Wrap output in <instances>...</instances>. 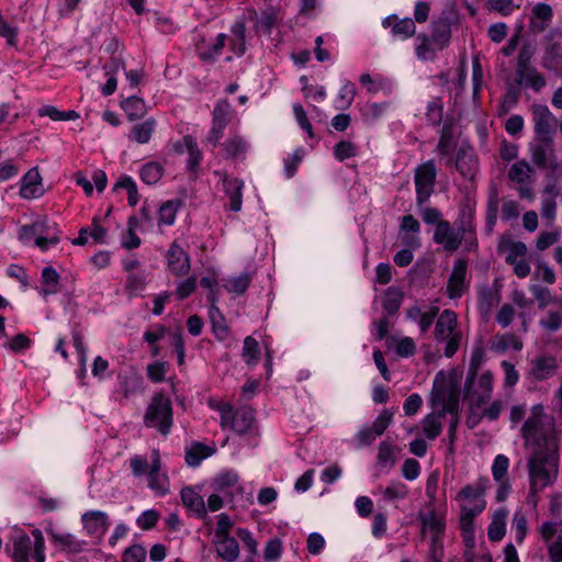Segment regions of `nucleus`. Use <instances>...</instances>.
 <instances>
[{"instance_id":"obj_37","label":"nucleus","mask_w":562,"mask_h":562,"mask_svg":"<svg viewBox=\"0 0 562 562\" xmlns=\"http://www.w3.org/2000/svg\"><path fill=\"white\" fill-rule=\"evenodd\" d=\"M42 293L47 294H54L58 292V284H59V274L58 272L52 268V267H45L42 271Z\"/></svg>"},{"instance_id":"obj_17","label":"nucleus","mask_w":562,"mask_h":562,"mask_svg":"<svg viewBox=\"0 0 562 562\" xmlns=\"http://www.w3.org/2000/svg\"><path fill=\"white\" fill-rule=\"evenodd\" d=\"M42 178L38 169H30L22 179L20 195L24 199H35L43 195Z\"/></svg>"},{"instance_id":"obj_21","label":"nucleus","mask_w":562,"mask_h":562,"mask_svg":"<svg viewBox=\"0 0 562 562\" xmlns=\"http://www.w3.org/2000/svg\"><path fill=\"white\" fill-rule=\"evenodd\" d=\"M49 535L58 549L68 553H80L83 551L87 544L86 541L79 540L70 533L60 535L54 531H49Z\"/></svg>"},{"instance_id":"obj_58","label":"nucleus","mask_w":562,"mask_h":562,"mask_svg":"<svg viewBox=\"0 0 562 562\" xmlns=\"http://www.w3.org/2000/svg\"><path fill=\"white\" fill-rule=\"evenodd\" d=\"M540 325L549 331H557L562 326V307L550 311L547 318L540 321Z\"/></svg>"},{"instance_id":"obj_14","label":"nucleus","mask_w":562,"mask_h":562,"mask_svg":"<svg viewBox=\"0 0 562 562\" xmlns=\"http://www.w3.org/2000/svg\"><path fill=\"white\" fill-rule=\"evenodd\" d=\"M530 158L535 166L540 169H546L549 162L554 157L553 139L539 138L537 142L530 144Z\"/></svg>"},{"instance_id":"obj_30","label":"nucleus","mask_w":562,"mask_h":562,"mask_svg":"<svg viewBox=\"0 0 562 562\" xmlns=\"http://www.w3.org/2000/svg\"><path fill=\"white\" fill-rule=\"evenodd\" d=\"M214 449L202 443L194 442L191 448H189L186 452V462L190 467H196L201 463L202 460L214 453Z\"/></svg>"},{"instance_id":"obj_53","label":"nucleus","mask_w":562,"mask_h":562,"mask_svg":"<svg viewBox=\"0 0 562 562\" xmlns=\"http://www.w3.org/2000/svg\"><path fill=\"white\" fill-rule=\"evenodd\" d=\"M376 459L381 467H392L395 463L394 450L389 441L380 443Z\"/></svg>"},{"instance_id":"obj_60","label":"nucleus","mask_w":562,"mask_h":562,"mask_svg":"<svg viewBox=\"0 0 562 562\" xmlns=\"http://www.w3.org/2000/svg\"><path fill=\"white\" fill-rule=\"evenodd\" d=\"M513 526L515 529V538L517 542H522L527 535V518L524 513L516 512L514 514Z\"/></svg>"},{"instance_id":"obj_41","label":"nucleus","mask_w":562,"mask_h":562,"mask_svg":"<svg viewBox=\"0 0 562 562\" xmlns=\"http://www.w3.org/2000/svg\"><path fill=\"white\" fill-rule=\"evenodd\" d=\"M164 168L158 162H148L140 170V178L147 184L157 183L162 177Z\"/></svg>"},{"instance_id":"obj_61","label":"nucleus","mask_w":562,"mask_h":562,"mask_svg":"<svg viewBox=\"0 0 562 562\" xmlns=\"http://www.w3.org/2000/svg\"><path fill=\"white\" fill-rule=\"evenodd\" d=\"M420 519L423 529H429L435 533H440L445 528L443 521L435 513L420 515Z\"/></svg>"},{"instance_id":"obj_13","label":"nucleus","mask_w":562,"mask_h":562,"mask_svg":"<svg viewBox=\"0 0 562 562\" xmlns=\"http://www.w3.org/2000/svg\"><path fill=\"white\" fill-rule=\"evenodd\" d=\"M167 265L169 271L177 277L186 276L190 271V258L177 241L167 251Z\"/></svg>"},{"instance_id":"obj_23","label":"nucleus","mask_w":562,"mask_h":562,"mask_svg":"<svg viewBox=\"0 0 562 562\" xmlns=\"http://www.w3.org/2000/svg\"><path fill=\"white\" fill-rule=\"evenodd\" d=\"M451 37L450 22L448 19H438L434 22L431 42L437 49L441 50L448 46Z\"/></svg>"},{"instance_id":"obj_55","label":"nucleus","mask_w":562,"mask_h":562,"mask_svg":"<svg viewBox=\"0 0 562 562\" xmlns=\"http://www.w3.org/2000/svg\"><path fill=\"white\" fill-rule=\"evenodd\" d=\"M524 83L539 92L546 86V79L536 68H532L525 72Z\"/></svg>"},{"instance_id":"obj_9","label":"nucleus","mask_w":562,"mask_h":562,"mask_svg":"<svg viewBox=\"0 0 562 562\" xmlns=\"http://www.w3.org/2000/svg\"><path fill=\"white\" fill-rule=\"evenodd\" d=\"M459 398L460 390L453 382L440 387L436 386L434 402L441 404L440 416H446V414L459 415Z\"/></svg>"},{"instance_id":"obj_18","label":"nucleus","mask_w":562,"mask_h":562,"mask_svg":"<svg viewBox=\"0 0 562 562\" xmlns=\"http://www.w3.org/2000/svg\"><path fill=\"white\" fill-rule=\"evenodd\" d=\"M224 158L243 161L249 148L247 140L238 135H232L223 143Z\"/></svg>"},{"instance_id":"obj_54","label":"nucleus","mask_w":562,"mask_h":562,"mask_svg":"<svg viewBox=\"0 0 562 562\" xmlns=\"http://www.w3.org/2000/svg\"><path fill=\"white\" fill-rule=\"evenodd\" d=\"M509 467V460L504 454H497L492 465L493 477L496 482L505 480Z\"/></svg>"},{"instance_id":"obj_56","label":"nucleus","mask_w":562,"mask_h":562,"mask_svg":"<svg viewBox=\"0 0 562 562\" xmlns=\"http://www.w3.org/2000/svg\"><path fill=\"white\" fill-rule=\"evenodd\" d=\"M356 145L349 140H341L338 144H336L334 148L335 157L340 161H344L348 158L356 156Z\"/></svg>"},{"instance_id":"obj_48","label":"nucleus","mask_w":562,"mask_h":562,"mask_svg":"<svg viewBox=\"0 0 562 562\" xmlns=\"http://www.w3.org/2000/svg\"><path fill=\"white\" fill-rule=\"evenodd\" d=\"M226 44V35L225 34H218L216 37L215 43L209 47L207 49L200 50V57L201 59L205 61H214L215 58L221 54L222 49L225 47Z\"/></svg>"},{"instance_id":"obj_62","label":"nucleus","mask_w":562,"mask_h":562,"mask_svg":"<svg viewBox=\"0 0 562 562\" xmlns=\"http://www.w3.org/2000/svg\"><path fill=\"white\" fill-rule=\"evenodd\" d=\"M149 487L159 494H166L168 491V479L159 472H148Z\"/></svg>"},{"instance_id":"obj_47","label":"nucleus","mask_w":562,"mask_h":562,"mask_svg":"<svg viewBox=\"0 0 562 562\" xmlns=\"http://www.w3.org/2000/svg\"><path fill=\"white\" fill-rule=\"evenodd\" d=\"M415 22L409 18L398 20L392 25V34L394 36H401L403 38L411 37L412 35L415 34Z\"/></svg>"},{"instance_id":"obj_24","label":"nucleus","mask_w":562,"mask_h":562,"mask_svg":"<svg viewBox=\"0 0 562 562\" xmlns=\"http://www.w3.org/2000/svg\"><path fill=\"white\" fill-rule=\"evenodd\" d=\"M533 55L535 47L530 43H526L521 46L517 57V70L515 77L517 85H522L525 80V72L533 68L530 66Z\"/></svg>"},{"instance_id":"obj_32","label":"nucleus","mask_w":562,"mask_h":562,"mask_svg":"<svg viewBox=\"0 0 562 562\" xmlns=\"http://www.w3.org/2000/svg\"><path fill=\"white\" fill-rule=\"evenodd\" d=\"M404 293L402 290L395 286H390L385 291V297L383 302V308L389 315L397 313L402 305Z\"/></svg>"},{"instance_id":"obj_1","label":"nucleus","mask_w":562,"mask_h":562,"mask_svg":"<svg viewBox=\"0 0 562 562\" xmlns=\"http://www.w3.org/2000/svg\"><path fill=\"white\" fill-rule=\"evenodd\" d=\"M546 418L543 407L536 405L521 427L525 447L531 450V453L558 451V437L549 426H546Z\"/></svg>"},{"instance_id":"obj_27","label":"nucleus","mask_w":562,"mask_h":562,"mask_svg":"<svg viewBox=\"0 0 562 562\" xmlns=\"http://www.w3.org/2000/svg\"><path fill=\"white\" fill-rule=\"evenodd\" d=\"M475 159L470 149L460 147L456 157V168L463 178H472L475 167Z\"/></svg>"},{"instance_id":"obj_51","label":"nucleus","mask_w":562,"mask_h":562,"mask_svg":"<svg viewBox=\"0 0 562 562\" xmlns=\"http://www.w3.org/2000/svg\"><path fill=\"white\" fill-rule=\"evenodd\" d=\"M251 282L249 273H241L238 277L232 278L227 281V290L236 294H244Z\"/></svg>"},{"instance_id":"obj_59","label":"nucleus","mask_w":562,"mask_h":562,"mask_svg":"<svg viewBox=\"0 0 562 562\" xmlns=\"http://www.w3.org/2000/svg\"><path fill=\"white\" fill-rule=\"evenodd\" d=\"M238 482V475L234 472H225L214 479L213 486L216 491L233 487Z\"/></svg>"},{"instance_id":"obj_40","label":"nucleus","mask_w":562,"mask_h":562,"mask_svg":"<svg viewBox=\"0 0 562 562\" xmlns=\"http://www.w3.org/2000/svg\"><path fill=\"white\" fill-rule=\"evenodd\" d=\"M418 44L416 46V55L423 60L434 59L436 56V46L432 47L431 40L426 34H418L416 37Z\"/></svg>"},{"instance_id":"obj_6","label":"nucleus","mask_w":562,"mask_h":562,"mask_svg":"<svg viewBox=\"0 0 562 562\" xmlns=\"http://www.w3.org/2000/svg\"><path fill=\"white\" fill-rule=\"evenodd\" d=\"M437 179V168L432 159L420 164L414 173V183L416 190V203L424 205L435 191Z\"/></svg>"},{"instance_id":"obj_7","label":"nucleus","mask_w":562,"mask_h":562,"mask_svg":"<svg viewBox=\"0 0 562 562\" xmlns=\"http://www.w3.org/2000/svg\"><path fill=\"white\" fill-rule=\"evenodd\" d=\"M218 409L222 427H228L237 434H245L251 428L255 420V412L250 407L243 406L233 412L232 406L228 404H221Z\"/></svg>"},{"instance_id":"obj_63","label":"nucleus","mask_w":562,"mask_h":562,"mask_svg":"<svg viewBox=\"0 0 562 562\" xmlns=\"http://www.w3.org/2000/svg\"><path fill=\"white\" fill-rule=\"evenodd\" d=\"M393 414L387 409L383 411L370 427L376 436H381L392 422Z\"/></svg>"},{"instance_id":"obj_12","label":"nucleus","mask_w":562,"mask_h":562,"mask_svg":"<svg viewBox=\"0 0 562 562\" xmlns=\"http://www.w3.org/2000/svg\"><path fill=\"white\" fill-rule=\"evenodd\" d=\"M497 251L505 255V262L507 265H512L525 258L528 249L525 243L515 240L510 235L504 234L499 237Z\"/></svg>"},{"instance_id":"obj_31","label":"nucleus","mask_w":562,"mask_h":562,"mask_svg":"<svg viewBox=\"0 0 562 562\" xmlns=\"http://www.w3.org/2000/svg\"><path fill=\"white\" fill-rule=\"evenodd\" d=\"M181 205V200H169L164 202L159 207L158 225H172Z\"/></svg>"},{"instance_id":"obj_2","label":"nucleus","mask_w":562,"mask_h":562,"mask_svg":"<svg viewBox=\"0 0 562 562\" xmlns=\"http://www.w3.org/2000/svg\"><path fill=\"white\" fill-rule=\"evenodd\" d=\"M530 493L537 494L552 484L558 474V451L531 453L528 460Z\"/></svg>"},{"instance_id":"obj_26","label":"nucleus","mask_w":562,"mask_h":562,"mask_svg":"<svg viewBox=\"0 0 562 562\" xmlns=\"http://www.w3.org/2000/svg\"><path fill=\"white\" fill-rule=\"evenodd\" d=\"M216 552L227 562H235L239 555V546L232 537L217 538Z\"/></svg>"},{"instance_id":"obj_49","label":"nucleus","mask_w":562,"mask_h":562,"mask_svg":"<svg viewBox=\"0 0 562 562\" xmlns=\"http://www.w3.org/2000/svg\"><path fill=\"white\" fill-rule=\"evenodd\" d=\"M544 191L547 193H551L552 195L549 198H544L542 200L541 215H542V217H544L549 221H553L555 218V213H557V201H555L557 192H553L552 187H547Z\"/></svg>"},{"instance_id":"obj_28","label":"nucleus","mask_w":562,"mask_h":562,"mask_svg":"<svg viewBox=\"0 0 562 562\" xmlns=\"http://www.w3.org/2000/svg\"><path fill=\"white\" fill-rule=\"evenodd\" d=\"M498 204H499L498 191L495 187H493L488 191V198H487V203H486L485 228L488 234H492L494 226L496 224L497 214H498Z\"/></svg>"},{"instance_id":"obj_3","label":"nucleus","mask_w":562,"mask_h":562,"mask_svg":"<svg viewBox=\"0 0 562 562\" xmlns=\"http://www.w3.org/2000/svg\"><path fill=\"white\" fill-rule=\"evenodd\" d=\"M485 493V482L480 480L476 485H465L458 494V498L464 504L460 506V527L464 532H472L474 528V518L485 508L483 495Z\"/></svg>"},{"instance_id":"obj_38","label":"nucleus","mask_w":562,"mask_h":562,"mask_svg":"<svg viewBox=\"0 0 562 562\" xmlns=\"http://www.w3.org/2000/svg\"><path fill=\"white\" fill-rule=\"evenodd\" d=\"M155 124V120L149 119L140 124L134 125L132 128V138L139 144L148 143L154 132Z\"/></svg>"},{"instance_id":"obj_4","label":"nucleus","mask_w":562,"mask_h":562,"mask_svg":"<svg viewBox=\"0 0 562 562\" xmlns=\"http://www.w3.org/2000/svg\"><path fill=\"white\" fill-rule=\"evenodd\" d=\"M172 406L162 393H156L146 409L144 423L147 427H157L162 435H167L172 426Z\"/></svg>"},{"instance_id":"obj_20","label":"nucleus","mask_w":562,"mask_h":562,"mask_svg":"<svg viewBox=\"0 0 562 562\" xmlns=\"http://www.w3.org/2000/svg\"><path fill=\"white\" fill-rule=\"evenodd\" d=\"M82 522L91 536H102L108 528V516L103 512H88L82 515Z\"/></svg>"},{"instance_id":"obj_22","label":"nucleus","mask_w":562,"mask_h":562,"mask_svg":"<svg viewBox=\"0 0 562 562\" xmlns=\"http://www.w3.org/2000/svg\"><path fill=\"white\" fill-rule=\"evenodd\" d=\"M183 505L193 512L199 518H205L207 515L203 497L192 487H184L181 491Z\"/></svg>"},{"instance_id":"obj_15","label":"nucleus","mask_w":562,"mask_h":562,"mask_svg":"<svg viewBox=\"0 0 562 562\" xmlns=\"http://www.w3.org/2000/svg\"><path fill=\"white\" fill-rule=\"evenodd\" d=\"M467 269L468 261L465 259L460 258L454 262L447 284V293L450 299L460 297L462 295L465 283Z\"/></svg>"},{"instance_id":"obj_16","label":"nucleus","mask_w":562,"mask_h":562,"mask_svg":"<svg viewBox=\"0 0 562 562\" xmlns=\"http://www.w3.org/2000/svg\"><path fill=\"white\" fill-rule=\"evenodd\" d=\"M457 314L451 310H445L439 315L435 325V339L437 341H446L449 336L458 333L457 329Z\"/></svg>"},{"instance_id":"obj_10","label":"nucleus","mask_w":562,"mask_h":562,"mask_svg":"<svg viewBox=\"0 0 562 562\" xmlns=\"http://www.w3.org/2000/svg\"><path fill=\"white\" fill-rule=\"evenodd\" d=\"M215 176L220 177L226 196L229 199V210L238 212L243 203V180L229 176L226 171H215Z\"/></svg>"},{"instance_id":"obj_43","label":"nucleus","mask_w":562,"mask_h":562,"mask_svg":"<svg viewBox=\"0 0 562 562\" xmlns=\"http://www.w3.org/2000/svg\"><path fill=\"white\" fill-rule=\"evenodd\" d=\"M142 376L137 374H128L121 378L120 382V391L123 396L126 398L130 395L139 391L142 386Z\"/></svg>"},{"instance_id":"obj_36","label":"nucleus","mask_w":562,"mask_h":562,"mask_svg":"<svg viewBox=\"0 0 562 562\" xmlns=\"http://www.w3.org/2000/svg\"><path fill=\"white\" fill-rule=\"evenodd\" d=\"M40 116H48L53 121H74L79 117V113L75 110L59 111L53 105H44L38 109Z\"/></svg>"},{"instance_id":"obj_45","label":"nucleus","mask_w":562,"mask_h":562,"mask_svg":"<svg viewBox=\"0 0 562 562\" xmlns=\"http://www.w3.org/2000/svg\"><path fill=\"white\" fill-rule=\"evenodd\" d=\"M259 345L258 341L251 336H247L244 339L243 358L247 364H255L259 357Z\"/></svg>"},{"instance_id":"obj_44","label":"nucleus","mask_w":562,"mask_h":562,"mask_svg":"<svg viewBox=\"0 0 562 562\" xmlns=\"http://www.w3.org/2000/svg\"><path fill=\"white\" fill-rule=\"evenodd\" d=\"M464 386H465L464 398L469 402V408L481 411V406L490 401L491 395L487 394L486 392L483 393L480 390H471L472 386H470V387L467 385H464Z\"/></svg>"},{"instance_id":"obj_52","label":"nucleus","mask_w":562,"mask_h":562,"mask_svg":"<svg viewBox=\"0 0 562 562\" xmlns=\"http://www.w3.org/2000/svg\"><path fill=\"white\" fill-rule=\"evenodd\" d=\"M408 490L405 484L400 481H393L383 491V496L387 501L403 499L407 496Z\"/></svg>"},{"instance_id":"obj_39","label":"nucleus","mask_w":562,"mask_h":562,"mask_svg":"<svg viewBox=\"0 0 562 562\" xmlns=\"http://www.w3.org/2000/svg\"><path fill=\"white\" fill-rule=\"evenodd\" d=\"M183 144L189 154L188 168L195 171L202 160V153L200 151L195 139L187 135L183 137Z\"/></svg>"},{"instance_id":"obj_35","label":"nucleus","mask_w":562,"mask_h":562,"mask_svg":"<svg viewBox=\"0 0 562 562\" xmlns=\"http://www.w3.org/2000/svg\"><path fill=\"white\" fill-rule=\"evenodd\" d=\"M445 416H440L438 412L437 414H428L423 419V432L429 440H434L440 435L442 429L441 418Z\"/></svg>"},{"instance_id":"obj_34","label":"nucleus","mask_w":562,"mask_h":562,"mask_svg":"<svg viewBox=\"0 0 562 562\" xmlns=\"http://www.w3.org/2000/svg\"><path fill=\"white\" fill-rule=\"evenodd\" d=\"M32 541L27 535H21L13 540L12 558L15 562H29Z\"/></svg>"},{"instance_id":"obj_57","label":"nucleus","mask_w":562,"mask_h":562,"mask_svg":"<svg viewBox=\"0 0 562 562\" xmlns=\"http://www.w3.org/2000/svg\"><path fill=\"white\" fill-rule=\"evenodd\" d=\"M145 558V548L140 544H133L124 550L122 562H144Z\"/></svg>"},{"instance_id":"obj_42","label":"nucleus","mask_w":562,"mask_h":562,"mask_svg":"<svg viewBox=\"0 0 562 562\" xmlns=\"http://www.w3.org/2000/svg\"><path fill=\"white\" fill-rule=\"evenodd\" d=\"M531 172L532 168L530 165L526 160H520L510 167L508 177L514 182L524 183L529 179Z\"/></svg>"},{"instance_id":"obj_5","label":"nucleus","mask_w":562,"mask_h":562,"mask_svg":"<svg viewBox=\"0 0 562 562\" xmlns=\"http://www.w3.org/2000/svg\"><path fill=\"white\" fill-rule=\"evenodd\" d=\"M468 233H474V226L471 222L462 223L456 229L448 221H441L438 223V227L435 228L432 239L436 244L441 245L446 251L453 252L461 246Z\"/></svg>"},{"instance_id":"obj_46","label":"nucleus","mask_w":562,"mask_h":562,"mask_svg":"<svg viewBox=\"0 0 562 562\" xmlns=\"http://www.w3.org/2000/svg\"><path fill=\"white\" fill-rule=\"evenodd\" d=\"M127 231L123 238L122 246L126 249H135L140 245V238L136 235L137 218L132 216L127 222Z\"/></svg>"},{"instance_id":"obj_50","label":"nucleus","mask_w":562,"mask_h":562,"mask_svg":"<svg viewBox=\"0 0 562 562\" xmlns=\"http://www.w3.org/2000/svg\"><path fill=\"white\" fill-rule=\"evenodd\" d=\"M453 138V131L450 125H443L440 132L439 142L437 144V151L441 156L449 155Z\"/></svg>"},{"instance_id":"obj_19","label":"nucleus","mask_w":562,"mask_h":562,"mask_svg":"<svg viewBox=\"0 0 562 562\" xmlns=\"http://www.w3.org/2000/svg\"><path fill=\"white\" fill-rule=\"evenodd\" d=\"M207 300L211 303L209 314L212 323L213 333L220 340H225L228 337V327L225 323L223 314L221 313L220 308L215 305V302L217 300L216 294L212 291L211 293H209Z\"/></svg>"},{"instance_id":"obj_64","label":"nucleus","mask_w":562,"mask_h":562,"mask_svg":"<svg viewBox=\"0 0 562 562\" xmlns=\"http://www.w3.org/2000/svg\"><path fill=\"white\" fill-rule=\"evenodd\" d=\"M356 95V87L353 83L347 82L340 90L338 95L339 109L348 108Z\"/></svg>"},{"instance_id":"obj_29","label":"nucleus","mask_w":562,"mask_h":562,"mask_svg":"<svg viewBox=\"0 0 562 562\" xmlns=\"http://www.w3.org/2000/svg\"><path fill=\"white\" fill-rule=\"evenodd\" d=\"M507 510L498 509L494 513L492 522L487 528V536L492 541H499L505 536Z\"/></svg>"},{"instance_id":"obj_11","label":"nucleus","mask_w":562,"mask_h":562,"mask_svg":"<svg viewBox=\"0 0 562 562\" xmlns=\"http://www.w3.org/2000/svg\"><path fill=\"white\" fill-rule=\"evenodd\" d=\"M531 112L537 136L539 138H552L555 119L549 108L543 104H532Z\"/></svg>"},{"instance_id":"obj_25","label":"nucleus","mask_w":562,"mask_h":562,"mask_svg":"<svg viewBox=\"0 0 562 562\" xmlns=\"http://www.w3.org/2000/svg\"><path fill=\"white\" fill-rule=\"evenodd\" d=\"M557 370L555 359L552 357H539L531 362L530 373L538 381H542L552 375Z\"/></svg>"},{"instance_id":"obj_8","label":"nucleus","mask_w":562,"mask_h":562,"mask_svg":"<svg viewBox=\"0 0 562 562\" xmlns=\"http://www.w3.org/2000/svg\"><path fill=\"white\" fill-rule=\"evenodd\" d=\"M232 105L227 100H220L212 112V128L206 137V143L216 147L224 135V131L231 122Z\"/></svg>"},{"instance_id":"obj_33","label":"nucleus","mask_w":562,"mask_h":562,"mask_svg":"<svg viewBox=\"0 0 562 562\" xmlns=\"http://www.w3.org/2000/svg\"><path fill=\"white\" fill-rule=\"evenodd\" d=\"M121 106L131 121L143 117L146 112L145 102L143 99L135 95L122 101Z\"/></svg>"}]
</instances>
